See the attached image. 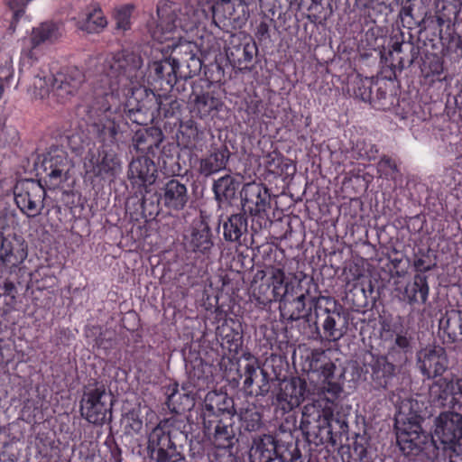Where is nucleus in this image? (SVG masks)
I'll list each match as a JSON object with an SVG mask.
<instances>
[{
	"instance_id": "obj_1",
	"label": "nucleus",
	"mask_w": 462,
	"mask_h": 462,
	"mask_svg": "<svg viewBox=\"0 0 462 462\" xmlns=\"http://www.w3.org/2000/svg\"><path fill=\"white\" fill-rule=\"evenodd\" d=\"M180 30L173 33L172 39L166 41L179 39L178 43L172 42L168 45V48H172L173 56L169 55L168 51H164V49L158 47H149L143 51V54L147 57L145 71L147 82L161 89L173 90L177 75L183 67L186 68L188 75H198L202 69V52L215 50L213 45L200 47L195 42L182 41L180 34L175 35ZM158 42L162 43L159 41Z\"/></svg>"
},
{
	"instance_id": "obj_2",
	"label": "nucleus",
	"mask_w": 462,
	"mask_h": 462,
	"mask_svg": "<svg viewBox=\"0 0 462 462\" xmlns=\"http://www.w3.org/2000/svg\"><path fill=\"white\" fill-rule=\"evenodd\" d=\"M143 66L141 54L133 51L122 50L107 56L95 65L93 92L112 94L113 98L118 99L121 91L138 84L143 78Z\"/></svg>"
},
{
	"instance_id": "obj_3",
	"label": "nucleus",
	"mask_w": 462,
	"mask_h": 462,
	"mask_svg": "<svg viewBox=\"0 0 462 462\" xmlns=\"http://www.w3.org/2000/svg\"><path fill=\"white\" fill-rule=\"evenodd\" d=\"M118 99L108 96L92 93L85 106L87 122L99 141L115 143L127 133L128 122L117 106Z\"/></svg>"
},
{
	"instance_id": "obj_4",
	"label": "nucleus",
	"mask_w": 462,
	"mask_h": 462,
	"mask_svg": "<svg viewBox=\"0 0 462 462\" xmlns=\"http://www.w3.org/2000/svg\"><path fill=\"white\" fill-rule=\"evenodd\" d=\"M300 429L309 443L321 446L337 445L348 433V423L345 417L335 416L330 409H316L305 406Z\"/></svg>"
},
{
	"instance_id": "obj_5",
	"label": "nucleus",
	"mask_w": 462,
	"mask_h": 462,
	"mask_svg": "<svg viewBox=\"0 0 462 462\" xmlns=\"http://www.w3.org/2000/svg\"><path fill=\"white\" fill-rule=\"evenodd\" d=\"M32 82L29 91L35 98H44L51 91L57 99L64 103L74 97L86 80L84 72L78 67H67L47 79L45 71H32Z\"/></svg>"
},
{
	"instance_id": "obj_6",
	"label": "nucleus",
	"mask_w": 462,
	"mask_h": 462,
	"mask_svg": "<svg viewBox=\"0 0 462 462\" xmlns=\"http://www.w3.org/2000/svg\"><path fill=\"white\" fill-rule=\"evenodd\" d=\"M314 302V311L316 320L314 321V329L311 337L313 339H321L323 336L320 333L318 320L322 322L324 337L328 341H337L343 337L348 327L347 310L344 308L337 300L331 297L320 296L312 299Z\"/></svg>"
},
{
	"instance_id": "obj_7",
	"label": "nucleus",
	"mask_w": 462,
	"mask_h": 462,
	"mask_svg": "<svg viewBox=\"0 0 462 462\" xmlns=\"http://www.w3.org/2000/svg\"><path fill=\"white\" fill-rule=\"evenodd\" d=\"M190 199L187 183L171 178L163 182L152 194L143 195L142 208L150 216H157L164 207L169 211L183 210Z\"/></svg>"
},
{
	"instance_id": "obj_8",
	"label": "nucleus",
	"mask_w": 462,
	"mask_h": 462,
	"mask_svg": "<svg viewBox=\"0 0 462 462\" xmlns=\"http://www.w3.org/2000/svg\"><path fill=\"white\" fill-rule=\"evenodd\" d=\"M113 399L111 392L102 382L94 381L83 387L79 411L91 424L102 426L112 420Z\"/></svg>"
},
{
	"instance_id": "obj_9",
	"label": "nucleus",
	"mask_w": 462,
	"mask_h": 462,
	"mask_svg": "<svg viewBox=\"0 0 462 462\" xmlns=\"http://www.w3.org/2000/svg\"><path fill=\"white\" fill-rule=\"evenodd\" d=\"M302 370L308 374H317L318 379L323 384L324 393L328 394V400L338 398L343 392V370L337 369L325 350L316 348L307 353L302 364Z\"/></svg>"
},
{
	"instance_id": "obj_10",
	"label": "nucleus",
	"mask_w": 462,
	"mask_h": 462,
	"mask_svg": "<svg viewBox=\"0 0 462 462\" xmlns=\"http://www.w3.org/2000/svg\"><path fill=\"white\" fill-rule=\"evenodd\" d=\"M125 100L124 113L138 125H146L156 118L160 95L139 83L120 92Z\"/></svg>"
},
{
	"instance_id": "obj_11",
	"label": "nucleus",
	"mask_w": 462,
	"mask_h": 462,
	"mask_svg": "<svg viewBox=\"0 0 462 462\" xmlns=\"http://www.w3.org/2000/svg\"><path fill=\"white\" fill-rule=\"evenodd\" d=\"M389 356L367 352L364 355L361 372L375 391H393L400 379V368Z\"/></svg>"
},
{
	"instance_id": "obj_12",
	"label": "nucleus",
	"mask_w": 462,
	"mask_h": 462,
	"mask_svg": "<svg viewBox=\"0 0 462 462\" xmlns=\"http://www.w3.org/2000/svg\"><path fill=\"white\" fill-rule=\"evenodd\" d=\"M174 419L162 420L148 434L146 454L150 462H184L185 457L172 440L168 427L173 426Z\"/></svg>"
},
{
	"instance_id": "obj_13",
	"label": "nucleus",
	"mask_w": 462,
	"mask_h": 462,
	"mask_svg": "<svg viewBox=\"0 0 462 462\" xmlns=\"http://www.w3.org/2000/svg\"><path fill=\"white\" fill-rule=\"evenodd\" d=\"M432 440L439 441L450 453L462 452V415L446 411L435 417Z\"/></svg>"
},
{
	"instance_id": "obj_14",
	"label": "nucleus",
	"mask_w": 462,
	"mask_h": 462,
	"mask_svg": "<svg viewBox=\"0 0 462 462\" xmlns=\"http://www.w3.org/2000/svg\"><path fill=\"white\" fill-rule=\"evenodd\" d=\"M14 195L16 206L27 217L33 218L42 214L46 197L42 180H19L14 186Z\"/></svg>"
},
{
	"instance_id": "obj_15",
	"label": "nucleus",
	"mask_w": 462,
	"mask_h": 462,
	"mask_svg": "<svg viewBox=\"0 0 462 462\" xmlns=\"http://www.w3.org/2000/svg\"><path fill=\"white\" fill-rule=\"evenodd\" d=\"M430 402L434 407L455 410L462 406V376L454 374L434 380L429 388Z\"/></svg>"
},
{
	"instance_id": "obj_16",
	"label": "nucleus",
	"mask_w": 462,
	"mask_h": 462,
	"mask_svg": "<svg viewBox=\"0 0 462 462\" xmlns=\"http://www.w3.org/2000/svg\"><path fill=\"white\" fill-rule=\"evenodd\" d=\"M225 50L228 61L240 70L250 69L258 53L255 40L242 31L230 33Z\"/></svg>"
},
{
	"instance_id": "obj_17",
	"label": "nucleus",
	"mask_w": 462,
	"mask_h": 462,
	"mask_svg": "<svg viewBox=\"0 0 462 462\" xmlns=\"http://www.w3.org/2000/svg\"><path fill=\"white\" fill-rule=\"evenodd\" d=\"M240 378L243 379V390L246 396L264 398L271 391L272 383L278 377H271L269 373L261 367L256 358H247L244 365Z\"/></svg>"
},
{
	"instance_id": "obj_18",
	"label": "nucleus",
	"mask_w": 462,
	"mask_h": 462,
	"mask_svg": "<svg viewBox=\"0 0 462 462\" xmlns=\"http://www.w3.org/2000/svg\"><path fill=\"white\" fill-rule=\"evenodd\" d=\"M312 297L310 295V288L303 290L299 283L293 291L287 294L286 298L279 302L281 316L290 321H297L300 319L307 322L311 321V310L314 308Z\"/></svg>"
},
{
	"instance_id": "obj_19",
	"label": "nucleus",
	"mask_w": 462,
	"mask_h": 462,
	"mask_svg": "<svg viewBox=\"0 0 462 462\" xmlns=\"http://www.w3.org/2000/svg\"><path fill=\"white\" fill-rule=\"evenodd\" d=\"M279 381V388L274 394L275 402L283 411L299 407L311 394L307 381L300 376H291Z\"/></svg>"
},
{
	"instance_id": "obj_20",
	"label": "nucleus",
	"mask_w": 462,
	"mask_h": 462,
	"mask_svg": "<svg viewBox=\"0 0 462 462\" xmlns=\"http://www.w3.org/2000/svg\"><path fill=\"white\" fill-rule=\"evenodd\" d=\"M417 366L427 379L441 378L449 367L446 349L438 346L420 350L417 354Z\"/></svg>"
},
{
	"instance_id": "obj_21",
	"label": "nucleus",
	"mask_w": 462,
	"mask_h": 462,
	"mask_svg": "<svg viewBox=\"0 0 462 462\" xmlns=\"http://www.w3.org/2000/svg\"><path fill=\"white\" fill-rule=\"evenodd\" d=\"M183 240L186 250L195 254L208 256L214 247L211 227L203 218L193 221Z\"/></svg>"
},
{
	"instance_id": "obj_22",
	"label": "nucleus",
	"mask_w": 462,
	"mask_h": 462,
	"mask_svg": "<svg viewBox=\"0 0 462 462\" xmlns=\"http://www.w3.org/2000/svg\"><path fill=\"white\" fill-rule=\"evenodd\" d=\"M28 245L25 239L14 232L0 234V261L8 267H17L26 259Z\"/></svg>"
},
{
	"instance_id": "obj_23",
	"label": "nucleus",
	"mask_w": 462,
	"mask_h": 462,
	"mask_svg": "<svg viewBox=\"0 0 462 462\" xmlns=\"http://www.w3.org/2000/svg\"><path fill=\"white\" fill-rule=\"evenodd\" d=\"M128 178L135 183V180H138L143 195L151 196L156 189L154 184L158 178L157 166L150 157L141 156L130 162Z\"/></svg>"
},
{
	"instance_id": "obj_24",
	"label": "nucleus",
	"mask_w": 462,
	"mask_h": 462,
	"mask_svg": "<svg viewBox=\"0 0 462 462\" xmlns=\"http://www.w3.org/2000/svg\"><path fill=\"white\" fill-rule=\"evenodd\" d=\"M283 441L277 434L264 433L254 437L249 452L251 462H274L282 450Z\"/></svg>"
},
{
	"instance_id": "obj_25",
	"label": "nucleus",
	"mask_w": 462,
	"mask_h": 462,
	"mask_svg": "<svg viewBox=\"0 0 462 462\" xmlns=\"http://www.w3.org/2000/svg\"><path fill=\"white\" fill-rule=\"evenodd\" d=\"M236 413L235 401L227 393L209 392L206 394L201 414L203 421L235 417Z\"/></svg>"
},
{
	"instance_id": "obj_26",
	"label": "nucleus",
	"mask_w": 462,
	"mask_h": 462,
	"mask_svg": "<svg viewBox=\"0 0 462 462\" xmlns=\"http://www.w3.org/2000/svg\"><path fill=\"white\" fill-rule=\"evenodd\" d=\"M234 425V417L203 421L204 430L212 434L213 444L218 449L231 450L238 441Z\"/></svg>"
},
{
	"instance_id": "obj_27",
	"label": "nucleus",
	"mask_w": 462,
	"mask_h": 462,
	"mask_svg": "<svg viewBox=\"0 0 462 462\" xmlns=\"http://www.w3.org/2000/svg\"><path fill=\"white\" fill-rule=\"evenodd\" d=\"M242 186L240 179L230 174L215 180L212 191L218 208L232 206L234 202L237 201L241 195Z\"/></svg>"
},
{
	"instance_id": "obj_28",
	"label": "nucleus",
	"mask_w": 462,
	"mask_h": 462,
	"mask_svg": "<svg viewBox=\"0 0 462 462\" xmlns=\"http://www.w3.org/2000/svg\"><path fill=\"white\" fill-rule=\"evenodd\" d=\"M165 136L161 128L150 126L137 130L133 138V145L143 156L156 157L160 146L164 143Z\"/></svg>"
},
{
	"instance_id": "obj_29",
	"label": "nucleus",
	"mask_w": 462,
	"mask_h": 462,
	"mask_svg": "<svg viewBox=\"0 0 462 462\" xmlns=\"http://www.w3.org/2000/svg\"><path fill=\"white\" fill-rule=\"evenodd\" d=\"M240 199L242 211L245 213L262 208H271V194L269 189L263 183L253 181L244 184Z\"/></svg>"
},
{
	"instance_id": "obj_30",
	"label": "nucleus",
	"mask_w": 462,
	"mask_h": 462,
	"mask_svg": "<svg viewBox=\"0 0 462 462\" xmlns=\"http://www.w3.org/2000/svg\"><path fill=\"white\" fill-rule=\"evenodd\" d=\"M198 91L190 103L191 113L201 120H212L223 109L224 103L214 92L205 90V87Z\"/></svg>"
},
{
	"instance_id": "obj_31",
	"label": "nucleus",
	"mask_w": 462,
	"mask_h": 462,
	"mask_svg": "<svg viewBox=\"0 0 462 462\" xmlns=\"http://www.w3.org/2000/svg\"><path fill=\"white\" fill-rule=\"evenodd\" d=\"M396 438L402 453L410 459L415 458L424 450L426 436L421 426L415 425L411 430L396 429Z\"/></svg>"
},
{
	"instance_id": "obj_32",
	"label": "nucleus",
	"mask_w": 462,
	"mask_h": 462,
	"mask_svg": "<svg viewBox=\"0 0 462 462\" xmlns=\"http://www.w3.org/2000/svg\"><path fill=\"white\" fill-rule=\"evenodd\" d=\"M216 336L221 341V346L230 353L238 354L244 343V331L238 319L228 318L216 328Z\"/></svg>"
},
{
	"instance_id": "obj_33",
	"label": "nucleus",
	"mask_w": 462,
	"mask_h": 462,
	"mask_svg": "<svg viewBox=\"0 0 462 462\" xmlns=\"http://www.w3.org/2000/svg\"><path fill=\"white\" fill-rule=\"evenodd\" d=\"M64 33L62 23L54 21H45L33 27L30 36L31 50L26 56L32 58L33 49L42 44H53L58 42Z\"/></svg>"
},
{
	"instance_id": "obj_34",
	"label": "nucleus",
	"mask_w": 462,
	"mask_h": 462,
	"mask_svg": "<svg viewBox=\"0 0 462 462\" xmlns=\"http://www.w3.org/2000/svg\"><path fill=\"white\" fill-rule=\"evenodd\" d=\"M231 152L226 144L212 146L208 152L199 159L198 172L205 178L226 169Z\"/></svg>"
},
{
	"instance_id": "obj_35",
	"label": "nucleus",
	"mask_w": 462,
	"mask_h": 462,
	"mask_svg": "<svg viewBox=\"0 0 462 462\" xmlns=\"http://www.w3.org/2000/svg\"><path fill=\"white\" fill-rule=\"evenodd\" d=\"M186 361V372L188 379L183 383V388H193L202 391L208 387L212 382V371L210 365L203 361L201 357H195L193 360Z\"/></svg>"
},
{
	"instance_id": "obj_36",
	"label": "nucleus",
	"mask_w": 462,
	"mask_h": 462,
	"mask_svg": "<svg viewBox=\"0 0 462 462\" xmlns=\"http://www.w3.org/2000/svg\"><path fill=\"white\" fill-rule=\"evenodd\" d=\"M222 227L225 241L240 245L247 244L248 222L246 213L241 211L231 214L223 221Z\"/></svg>"
},
{
	"instance_id": "obj_37",
	"label": "nucleus",
	"mask_w": 462,
	"mask_h": 462,
	"mask_svg": "<svg viewBox=\"0 0 462 462\" xmlns=\"http://www.w3.org/2000/svg\"><path fill=\"white\" fill-rule=\"evenodd\" d=\"M179 390L177 383H171L165 387V395L168 409L173 413H181L190 410L194 406L193 388Z\"/></svg>"
},
{
	"instance_id": "obj_38",
	"label": "nucleus",
	"mask_w": 462,
	"mask_h": 462,
	"mask_svg": "<svg viewBox=\"0 0 462 462\" xmlns=\"http://www.w3.org/2000/svg\"><path fill=\"white\" fill-rule=\"evenodd\" d=\"M424 420L420 411V403L417 400L405 399L402 401L398 412L395 415V429H413V426H421Z\"/></svg>"
},
{
	"instance_id": "obj_39",
	"label": "nucleus",
	"mask_w": 462,
	"mask_h": 462,
	"mask_svg": "<svg viewBox=\"0 0 462 462\" xmlns=\"http://www.w3.org/2000/svg\"><path fill=\"white\" fill-rule=\"evenodd\" d=\"M195 75H188L185 67L180 70L177 75L176 83L174 84L173 89L180 95L182 100L187 99L190 104L193 101V97L197 95L199 88L203 87H209L208 82L202 79H192Z\"/></svg>"
},
{
	"instance_id": "obj_40",
	"label": "nucleus",
	"mask_w": 462,
	"mask_h": 462,
	"mask_svg": "<svg viewBox=\"0 0 462 462\" xmlns=\"http://www.w3.org/2000/svg\"><path fill=\"white\" fill-rule=\"evenodd\" d=\"M439 327L447 337V342L462 341V310H447L440 318Z\"/></svg>"
},
{
	"instance_id": "obj_41",
	"label": "nucleus",
	"mask_w": 462,
	"mask_h": 462,
	"mask_svg": "<svg viewBox=\"0 0 462 462\" xmlns=\"http://www.w3.org/2000/svg\"><path fill=\"white\" fill-rule=\"evenodd\" d=\"M429 291L428 277L425 274L416 273L413 282H409L404 288L403 300L410 305L425 304Z\"/></svg>"
},
{
	"instance_id": "obj_42",
	"label": "nucleus",
	"mask_w": 462,
	"mask_h": 462,
	"mask_svg": "<svg viewBox=\"0 0 462 462\" xmlns=\"http://www.w3.org/2000/svg\"><path fill=\"white\" fill-rule=\"evenodd\" d=\"M331 0H300V5L306 8L308 20L316 24L323 25L332 16Z\"/></svg>"
},
{
	"instance_id": "obj_43",
	"label": "nucleus",
	"mask_w": 462,
	"mask_h": 462,
	"mask_svg": "<svg viewBox=\"0 0 462 462\" xmlns=\"http://www.w3.org/2000/svg\"><path fill=\"white\" fill-rule=\"evenodd\" d=\"M107 24L99 4H91L86 11L85 17L79 22V28L88 33H97L102 31Z\"/></svg>"
},
{
	"instance_id": "obj_44",
	"label": "nucleus",
	"mask_w": 462,
	"mask_h": 462,
	"mask_svg": "<svg viewBox=\"0 0 462 462\" xmlns=\"http://www.w3.org/2000/svg\"><path fill=\"white\" fill-rule=\"evenodd\" d=\"M177 120L180 122L179 134H180L178 145L185 148L195 146L202 139L204 128L192 118L181 121L177 117Z\"/></svg>"
},
{
	"instance_id": "obj_45",
	"label": "nucleus",
	"mask_w": 462,
	"mask_h": 462,
	"mask_svg": "<svg viewBox=\"0 0 462 462\" xmlns=\"http://www.w3.org/2000/svg\"><path fill=\"white\" fill-rule=\"evenodd\" d=\"M400 16L411 18L419 27L426 29L427 6L424 0H401Z\"/></svg>"
},
{
	"instance_id": "obj_46",
	"label": "nucleus",
	"mask_w": 462,
	"mask_h": 462,
	"mask_svg": "<svg viewBox=\"0 0 462 462\" xmlns=\"http://www.w3.org/2000/svg\"><path fill=\"white\" fill-rule=\"evenodd\" d=\"M265 168L269 173L276 176L292 175L296 171L292 161L278 152L267 154Z\"/></svg>"
},
{
	"instance_id": "obj_47",
	"label": "nucleus",
	"mask_w": 462,
	"mask_h": 462,
	"mask_svg": "<svg viewBox=\"0 0 462 462\" xmlns=\"http://www.w3.org/2000/svg\"><path fill=\"white\" fill-rule=\"evenodd\" d=\"M398 102V97L392 91H388L386 83L379 85L375 82L374 93L370 100V104L376 109L388 110L391 109Z\"/></svg>"
},
{
	"instance_id": "obj_48",
	"label": "nucleus",
	"mask_w": 462,
	"mask_h": 462,
	"mask_svg": "<svg viewBox=\"0 0 462 462\" xmlns=\"http://www.w3.org/2000/svg\"><path fill=\"white\" fill-rule=\"evenodd\" d=\"M276 29L275 20L264 14L255 21L254 40H257L260 45L268 46L273 42L272 33Z\"/></svg>"
},
{
	"instance_id": "obj_49",
	"label": "nucleus",
	"mask_w": 462,
	"mask_h": 462,
	"mask_svg": "<svg viewBox=\"0 0 462 462\" xmlns=\"http://www.w3.org/2000/svg\"><path fill=\"white\" fill-rule=\"evenodd\" d=\"M285 273L280 268H273L267 283L273 288V291L278 297V302L286 298L287 294L293 291L296 286L292 282H285Z\"/></svg>"
},
{
	"instance_id": "obj_50",
	"label": "nucleus",
	"mask_w": 462,
	"mask_h": 462,
	"mask_svg": "<svg viewBox=\"0 0 462 462\" xmlns=\"http://www.w3.org/2000/svg\"><path fill=\"white\" fill-rule=\"evenodd\" d=\"M121 170L118 157L115 153L106 152L96 166L93 167V173L97 177L116 176Z\"/></svg>"
},
{
	"instance_id": "obj_51",
	"label": "nucleus",
	"mask_w": 462,
	"mask_h": 462,
	"mask_svg": "<svg viewBox=\"0 0 462 462\" xmlns=\"http://www.w3.org/2000/svg\"><path fill=\"white\" fill-rule=\"evenodd\" d=\"M41 167L42 170H51V168L69 170V162L66 152L58 147H51L44 154Z\"/></svg>"
},
{
	"instance_id": "obj_52",
	"label": "nucleus",
	"mask_w": 462,
	"mask_h": 462,
	"mask_svg": "<svg viewBox=\"0 0 462 462\" xmlns=\"http://www.w3.org/2000/svg\"><path fill=\"white\" fill-rule=\"evenodd\" d=\"M271 208H262L246 212L251 217V245L254 243V236L260 233L263 229L268 228L272 226L273 222L269 217L268 210Z\"/></svg>"
},
{
	"instance_id": "obj_53",
	"label": "nucleus",
	"mask_w": 462,
	"mask_h": 462,
	"mask_svg": "<svg viewBox=\"0 0 462 462\" xmlns=\"http://www.w3.org/2000/svg\"><path fill=\"white\" fill-rule=\"evenodd\" d=\"M236 415H238L239 420L246 431H255L263 425L262 414L254 406L248 405L246 408L240 409Z\"/></svg>"
},
{
	"instance_id": "obj_54",
	"label": "nucleus",
	"mask_w": 462,
	"mask_h": 462,
	"mask_svg": "<svg viewBox=\"0 0 462 462\" xmlns=\"http://www.w3.org/2000/svg\"><path fill=\"white\" fill-rule=\"evenodd\" d=\"M158 105L160 107L156 111V118L162 116L164 118L177 117L181 110L180 101L167 95H160Z\"/></svg>"
},
{
	"instance_id": "obj_55",
	"label": "nucleus",
	"mask_w": 462,
	"mask_h": 462,
	"mask_svg": "<svg viewBox=\"0 0 462 462\" xmlns=\"http://www.w3.org/2000/svg\"><path fill=\"white\" fill-rule=\"evenodd\" d=\"M411 351V340L403 334H397L393 344L388 349L387 356L394 359L398 356L399 362H406L408 357L407 354Z\"/></svg>"
},
{
	"instance_id": "obj_56",
	"label": "nucleus",
	"mask_w": 462,
	"mask_h": 462,
	"mask_svg": "<svg viewBox=\"0 0 462 462\" xmlns=\"http://www.w3.org/2000/svg\"><path fill=\"white\" fill-rule=\"evenodd\" d=\"M290 440L283 441V447L281 454L278 456L280 462H303L301 451L298 443L293 441L291 432H289Z\"/></svg>"
},
{
	"instance_id": "obj_57",
	"label": "nucleus",
	"mask_w": 462,
	"mask_h": 462,
	"mask_svg": "<svg viewBox=\"0 0 462 462\" xmlns=\"http://www.w3.org/2000/svg\"><path fill=\"white\" fill-rule=\"evenodd\" d=\"M270 286V283H267V282H262L254 292V300L262 309L270 307L273 302L278 301V297H276L273 288Z\"/></svg>"
},
{
	"instance_id": "obj_58",
	"label": "nucleus",
	"mask_w": 462,
	"mask_h": 462,
	"mask_svg": "<svg viewBox=\"0 0 462 462\" xmlns=\"http://www.w3.org/2000/svg\"><path fill=\"white\" fill-rule=\"evenodd\" d=\"M42 171L44 176L40 180L44 181L45 185L49 189H55L68 180V173L69 170L51 168V170H42Z\"/></svg>"
},
{
	"instance_id": "obj_59",
	"label": "nucleus",
	"mask_w": 462,
	"mask_h": 462,
	"mask_svg": "<svg viewBox=\"0 0 462 462\" xmlns=\"http://www.w3.org/2000/svg\"><path fill=\"white\" fill-rule=\"evenodd\" d=\"M370 446V439L365 432L364 434H356L352 443V452L356 459L360 462H368L367 448Z\"/></svg>"
},
{
	"instance_id": "obj_60",
	"label": "nucleus",
	"mask_w": 462,
	"mask_h": 462,
	"mask_svg": "<svg viewBox=\"0 0 462 462\" xmlns=\"http://www.w3.org/2000/svg\"><path fill=\"white\" fill-rule=\"evenodd\" d=\"M134 5L127 4L115 10L114 18L116 20V29L127 31L131 27L130 18Z\"/></svg>"
},
{
	"instance_id": "obj_61",
	"label": "nucleus",
	"mask_w": 462,
	"mask_h": 462,
	"mask_svg": "<svg viewBox=\"0 0 462 462\" xmlns=\"http://www.w3.org/2000/svg\"><path fill=\"white\" fill-rule=\"evenodd\" d=\"M352 150L357 154L359 159L372 161L376 158L378 149L376 145L367 143L364 139H358L353 144Z\"/></svg>"
},
{
	"instance_id": "obj_62",
	"label": "nucleus",
	"mask_w": 462,
	"mask_h": 462,
	"mask_svg": "<svg viewBox=\"0 0 462 462\" xmlns=\"http://www.w3.org/2000/svg\"><path fill=\"white\" fill-rule=\"evenodd\" d=\"M375 82L373 78L360 79L356 83L355 96L362 101L370 102Z\"/></svg>"
},
{
	"instance_id": "obj_63",
	"label": "nucleus",
	"mask_w": 462,
	"mask_h": 462,
	"mask_svg": "<svg viewBox=\"0 0 462 462\" xmlns=\"http://www.w3.org/2000/svg\"><path fill=\"white\" fill-rule=\"evenodd\" d=\"M448 49L457 56L462 57V22L455 21L452 32L449 33Z\"/></svg>"
},
{
	"instance_id": "obj_64",
	"label": "nucleus",
	"mask_w": 462,
	"mask_h": 462,
	"mask_svg": "<svg viewBox=\"0 0 462 462\" xmlns=\"http://www.w3.org/2000/svg\"><path fill=\"white\" fill-rule=\"evenodd\" d=\"M124 421L125 434L137 435L142 432L143 426V420L134 410L129 411L125 414Z\"/></svg>"
}]
</instances>
